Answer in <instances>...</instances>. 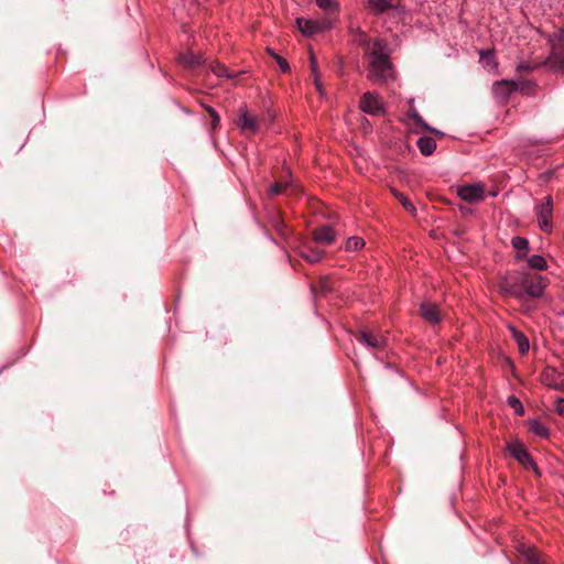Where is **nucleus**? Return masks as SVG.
Masks as SVG:
<instances>
[{
    "instance_id": "1a4fd4ad",
    "label": "nucleus",
    "mask_w": 564,
    "mask_h": 564,
    "mask_svg": "<svg viewBox=\"0 0 564 564\" xmlns=\"http://www.w3.org/2000/svg\"><path fill=\"white\" fill-rule=\"evenodd\" d=\"M355 337L360 344L373 349H383L387 345V339L383 335L371 330H359Z\"/></svg>"
},
{
    "instance_id": "473e14b6",
    "label": "nucleus",
    "mask_w": 564,
    "mask_h": 564,
    "mask_svg": "<svg viewBox=\"0 0 564 564\" xmlns=\"http://www.w3.org/2000/svg\"><path fill=\"white\" fill-rule=\"evenodd\" d=\"M282 73H289L291 70L289 62L281 55H274L273 58Z\"/></svg>"
},
{
    "instance_id": "f257e3e1",
    "label": "nucleus",
    "mask_w": 564,
    "mask_h": 564,
    "mask_svg": "<svg viewBox=\"0 0 564 564\" xmlns=\"http://www.w3.org/2000/svg\"><path fill=\"white\" fill-rule=\"evenodd\" d=\"M357 43L364 48V56L368 62L367 78L372 84L384 85L395 78L387 40L369 39L364 32H360Z\"/></svg>"
},
{
    "instance_id": "7c9ffc66",
    "label": "nucleus",
    "mask_w": 564,
    "mask_h": 564,
    "mask_svg": "<svg viewBox=\"0 0 564 564\" xmlns=\"http://www.w3.org/2000/svg\"><path fill=\"white\" fill-rule=\"evenodd\" d=\"M316 4L328 12H338V4L334 0H315Z\"/></svg>"
},
{
    "instance_id": "f3484780",
    "label": "nucleus",
    "mask_w": 564,
    "mask_h": 564,
    "mask_svg": "<svg viewBox=\"0 0 564 564\" xmlns=\"http://www.w3.org/2000/svg\"><path fill=\"white\" fill-rule=\"evenodd\" d=\"M270 225L282 239H288L291 230L279 213H275L270 217Z\"/></svg>"
},
{
    "instance_id": "f704fd0d",
    "label": "nucleus",
    "mask_w": 564,
    "mask_h": 564,
    "mask_svg": "<svg viewBox=\"0 0 564 564\" xmlns=\"http://www.w3.org/2000/svg\"><path fill=\"white\" fill-rule=\"evenodd\" d=\"M310 66H311V75L312 77L319 75L317 61L313 52L310 54Z\"/></svg>"
},
{
    "instance_id": "ddd939ff",
    "label": "nucleus",
    "mask_w": 564,
    "mask_h": 564,
    "mask_svg": "<svg viewBox=\"0 0 564 564\" xmlns=\"http://www.w3.org/2000/svg\"><path fill=\"white\" fill-rule=\"evenodd\" d=\"M422 318L431 325H437L441 322V312L437 304L432 302H423L420 305Z\"/></svg>"
},
{
    "instance_id": "423d86ee",
    "label": "nucleus",
    "mask_w": 564,
    "mask_h": 564,
    "mask_svg": "<svg viewBox=\"0 0 564 564\" xmlns=\"http://www.w3.org/2000/svg\"><path fill=\"white\" fill-rule=\"evenodd\" d=\"M518 556L520 561L525 562V564H545L546 561L543 557L542 553L534 546L529 543L520 542L516 546Z\"/></svg>"
},
{
    "instance_id": "72a5a7b5",
    "label": "nucleus",
    "mask_w": 564,
    "mask_h": 564,
    "mask_svg": "<svg viewBox=\"0 0 564 564\" xmlns=\"http://www.w3.org/2000/svg\"><path fill=\"white\" fill-rule=\"evenodd\" d=\"M536 67H538V65H532L527 62H521L520 64H518L517 70L519 73H530V72L534 70Z\"/></svg>"
},
{
    "instance_id": "20e7f679",
    "label": "nucleus",
    "mask_w": 564,
    "mask_h": 564,
    "mask_svg": "<svg viewBox=\"0 0 564 564\" xmlns=\"http://www.w3.org/2000/svg\"><path fill=\"white\" fill-rule=\"evenodd\" d=\"M539 227L545 234H551L553 230V197L545 196L534 208Z\"/></svg>"
},
{
    "instance_id": "5701e85b",
    "label": "nucleus",
    "mask_w": 564,
    "mask_h": 564,
    "mask_svg": "<svg viewBox=\"0 0 564 564\" xmlns=\"http://www.w3.org/2000/svg\"><path fill=\"white\" fill-rule=\"evenodd\" d=\"M512 247L518 251L517 259H524L529 250V240L524 237H513Z\"/></svg>"
},
{
    "instance_id": "412c9836",
    "label": "nucleus",
    "mask_w": 564,
    "mask_h": 564,
    "mask_svg": "<svg viewBox=\"0 0 564 564\" xmlns=\"http://www.w3.org/2000/svg\"><path fill=\"white\" fill-rule=\"evenodd\" d=\"M408 116L414 121V123L416 126H419L420 128H422L424 131H429L431 133H434V134H440V135H443L442 132H440L438 130L430 127L426 121L420 116V113L416 111V109L414 108H411L409 111H408Z\"/></svg>"
},
{
    "instance_id": "0eeeda50",
    "label": "nucleus",
    "mask_w": 564,
    "mask_h": 564,
    "mask_svg": "<svg viewBox=\"0 0 564 564\" xmlns=\"http://www.w3.org/2000/svg\"><path fill=\"white\" fill-rule=\"evenodd\" d=\"M541 382L554 390H564V372L546 366L541 373Z\"/></svg>"
},
{
    "instance_id": "6ab92c4d",
    "label": "nucleus",
    "mask_w": 564,
    "mask_h": 564,
    "mask_svg": "<svg viewBox=\"0 0 564 564\" xmlns=\"http://www.w3.org/2000/svg\"><path fill=\"white\" fill-rule=\"evenodd\" d=\"M416 145L424 156H430L436 150V141L432 137H421L416 141Z\"/></svg>"
},
{
    "instance_id": "7ed1b4c3",
    "label": "nucleus",
    "mask_w": 564,
    "mask_h": 564,
    "mask_svg": "<svg viewBox=\"0 0 564 564\" xmlns=\"http://www.w3.org/2000/svg\"><path fill=\"white\" fill-rule=\"evenodd\" d=\"M508 453L514 458L520 465L527 469H532L536 475H540L538 464L524 446V444L518 440L507 443L506 446Z\"/></svg>"
},
{
    "instance_id": "e433bc0d",
    "label": "nucleus",
    "mask_w": 564,
    "mask_h": 564,
    "mask_svg": "<svg viewBox=\"0 0 564 564\" xmlns=\"http://www.w3.org/2000/svg\"><path fill=\"white\" fill-rule=\"evenodd\" d=\"M313 82H314V85L317 89V91L319 93L321 96L324 95V89H323V85L321 83V79H319V75H316L313 77Z\"/></svg>"
},
{
    "instance_id": "dca6fc26",
    "label": "nucleus",
    "mask_w": 564,
    "mask_h": 564,
    "mask_svg": "<svg viewBox=\"0 0 564 564\" xmlns=\"http://www.w3.org/2000/svg\"><path fill=\"white\" fill-rule=\"evenodd\" d=\"M299 254L308 263L314 264L322 261V259L325 257V251L310 245H303L299 250Z\"/></svg>"
},
{
    "instance_id": "f8f14e48",
    "label": "nucleus",
    "mask_w": 564,
    "mask_h": 564,
    "mask_svg": "<svg viewBox=\"0 0 564 564\" xmlns=\"http://www.w3.org/2000/svg\"><path fill=\"white\" fill-rule=\"evenodd\" d=\"M176 62L186 69H195L202 65H206V58L200 52L195 53L193 51H186L180 53L176 57Z\"/></svg>"
},
{
    "instance_id": "bb28decb",
    "label": "nucleus",
    "mask_w": 564,
    "mask_h": 564,
    "mask_svg": "<svg viewBox=\"0 0 564 564\" xmlns=\"http://www.w3.org/2000/svg\"><path fill=\"white\" fill-rule=\"evenodd\" d=\"M528 264L531 269L535 270H546L547 269V262L543 256L540 254H533L528 258Z\"/></svg>"
},
{
    "instance_id": "b1692460",
    "label": "nucleus",
    "mask_w": 564,
    "mask_h": 564,
    "mask_svg": "<svg viewBox=\"0 0 564 564\" xmlns=\"http://www.w3.org/2000/svg\"><path fill=\"white\" fill-rule=\"evenodd\" d=\"M208 70L215 74L217 77L231 78L232 75L228 73L227 67L218 61H212L208 65Z\"/></svg>"
},
{
    "instance_id": "4c0bfd02",
    "label": "nucleus",
    "mask_w": 564,
    "mask_h": 564,
    "mask_svg": "<svg viewBox=\"0 0 564 564\" xmlns=\"http://www.w3.org/2000/svg\"><path fill=\"white\" fill-rule=\"evenodd\" d=\"M267 52H268V54H269L272 58H274V55H278V54H276L272 48H270V47H267Z\"/></svg>"
},
{
    "instance_id": "2f4dec72",
    "label": "nucleus",
    "mask_w": 564,
    "mask_h": 564,
    "mask_svg": "<svg viewBox=\"0 0 564 564\" xmlns=\"http://www.w3.org/2000/svg\"><path fill=\"white\" fill-rule=\"evenodd\" d=\"M508 404L510 408L513 409V411L517 415H522L524 413L523 405L517 397L510 395L508 398Z\"/></svg>"
},
{
    "instance_id": "4be33fe9",
    "label": "nucleus",
    "mask_w": 564,
    "mask_h": 564,
    "mask_svg": "<svg viewBox=\"0 0 564 564\" xmlns=\"http://www.w3.org/2000/svg\"><path fill=\"white\" fill-rule=\"evenodd\" d=\"M529 431L536 436L542 438H549L550 430L549 427L540 420H531L528 422Z\"/></svg>"
},
{
    "instance_id": "a211bd4d",
    "label": "nucleus",
    "mask_w": 564,
    "mask_h": 564,
    "mask_svg": "<svg viewBox=\"0 0 564 564\" xmlns=\"http://www.w3.org/2000/svg\"><path fill=\"white\" fill-rule=\"evenodd\" d=\"M509 329L511 332V336L513 340L516 341L519 352L521 355H524L530 349V343L528 337L519 329H517L514 326H509Z\"/></svg>"
},
{
    "instance_id": "58836bf2",
    "label": "nucleus",
    "mask_w": 564,
    "mask_h": 564,
    "mask_svg": "<svg viewBox=\"0 0 564 564\" xmlns=\"http://www.w3.org/2000/svg\"><path fill=\"white\" fill-rule=\"evenodd\" d=\"M558 69H561L562 72H564V63L561 62L560 65H558Z\"/></svg>"
},
{
    "instance_id": "f03ea898",
    "label": "nucleus",
    "mask_w": 564,
    "mask_h": 564,
    "mask_svg": "<svg viewBox=\"0 0 564 564\" xmlns=\"http://www.w3.org/2000/svg\"><path fill=\"white\" fill-rule=\"evenodd\" d=\"M550 280L540 274L523 273L510 288L509 292L516 297H521L523 294L532 297L540 299L544 295Z\"/></svg>"
},
{
    "instance_id": "aec40b11",
    "label": "nucleus",
    "mask_w": 564,
    "mask_h": 564,
    "mask_svg": "<svg viewBox=\"0 0 564 564\" xmlns=\"http://www.w3.org/2000/svg\"><path fill=\"white\" fill-rule=\"evenodd\" d=\"M368 8L373 14H382L393 8V0H368Z\"/></svg>"
},
{
    "instance_id": "39448f33",
    "label": "nucleus",
    "mask_w": 564,
    "mask_h": 564,
    "mask_svg": "<svg viewBox=\"0 0 564 564\" xmlns=\"http://www.w3.org/2000/svg\"><path fill=\"white\" fill-rule=\"evenodd\" d=\"M359 108L362 112L370 116L386 113V107L381 97L377 93L366 91L359 100Z\"/></svg>"
},
{
    "instance_id": "a878e982",
    "label": "nucleus",
    "mask_w": 564,
    "mask_h": 564,
    "mask_svg": "<svg viewBox=\"0 0 564 564\" xmlns=\"http://www.w3.org/2000/svg\"><path fill=\"white\" fill-rule=\"evenodd\" d=\"M366 242L361 237L352 236L346 240L345 250L347 252L358 251L365 247Z\"/></svg>"
},
{
    "instance_id": "c85d7f7f",
    "label": "nucleus",
    "mask_w": 564,
    "mask_h": 564,
    "mask_svg": "<svg viewBox=\"0 0 564 564\" xmlns=\"http://www.w3.org/2000/svg\"><path fill=\"white\" fill-rule=\"evenodd\" d=\"M290 182L285 181V182H275L273 184H271L268 188V194L269 196L273 197V196H278V195H281L283 194L290 186Z\"/></svg>"
},
{
    "instance_id": "9b49d317",
    "label": "nucleus",
    "mask_w": 564,
    "mask_h": 564,
    "mask_svg": "<svg viewBox=\"0 0 564 564\" xmlns=\"http://www.w3.org/2000/svg\"><path fill=\"white\" fill-rule=\"evenodd\" d=\"M312 238L316 243L330 246L336 241L337 234L332 225H323L312 230Z\"/></svg>"
},
{
    "instance_id": "9d476101",
    "label": "nucleus",
    "mask_w": 564,
    "mask_h": 564,
    "mask_svg": "<svg viewBox=\"0 0 564 564\" xmlns=\"http://www.w3.org/2000/svg\"><path fill=\"white\" fill-rule=\"evenodd\" d=\"M236 126L241 130V132H250L252 134L259 132V122L254 116L249 115L246 106L239 109Z\"/></svg>"
},
{
    "instance_id": "2eb2a0df",
    "label": "nucleus",
    "mask_w": 564,
    "mask_h": 564,
    "mask_svg": "<svg viewBox=\"0 0 564 564\" xmlns=\"http://www.w3.org/2000/svg\"><path fill=\"white\" fill-rule=\"evenodd\" d=\"M296 24L299 30L306 36H312L326 29L323 22L297 18Z\"/></svg>"
},
{
    "instance_id": "393cba45",
    "label": "nucleus",
    "mask_w": 564,
    "mask_h": 564,
    "mask_svg": "<svg viewBox=\"0 0 564 564\" xmlns=\"http://www.w3.org/2000/svg\"><path fill=\"white\" fill-rule=\"evenodd\" d=\"M391 191H392L393 196L399 200V203L402 205V207L406 212H409L413 215L416 213L415 206L412 204V202L409 199V197L405 194H403L394 188Z\"/></svg>"
},
{
    "instance_id": "c9c22d12",
    "label": "nucleus",
    "mask_w": 564,
    "mask_h": 564,
    "mask_svg": "<svg viewBox=\"0 0 564 564\" xmlns=\"http://www.w3.org/2000/svg\"><path fill=\"white\" fill-rule=\"evenodd\" d=\"M554 411L561 415L564 416V399L557 398L554 402Z\"/></svg>"
},
{
    "instance_id": "6e6552de",
    "label": "nucleus",
    "mask_w": 564,
    "mask_h": 564,
    "mask_svg": "<svg viewBox=\"0 0 564 564\" xmlns=\"http://www.w3.org/2000/svg\"><path fill=\"white\" fill-rule=\"evenodd\" d=\"M457 195L467 203H476L485 198V188L479 183L466 184L457 188Z\"/></svg>"
},
{
    "instance_id": "4468645a",
    "label": "nucleus",
    "mask_w": 564,
    "mask_h": 564,
    "mask_svg": "<svg viewBox=\"0 0 564 564\" xmlns=\"http://www.w3.org/2000/svg\"><path fill=\"white\" fill-rule=\"evenodd\" d=\"M518 88V85L513 80L502 79L494 84V95L500 100H507L512 93Z\"/></svg>"
},
{
    "instance_id": "c756f323",
    "label": "nucleus",
    "mask_w": 564,
    "mask_h": 564,
    "mask_svg": "<svg viewBox=\"0 0 564 564\" xmlns=\"http://www.w3.org/2000/svg\"><path fill=\"white\" fill-rule=\"evenodd\" d=\"M200 106L205 108V110L208 112V115L212 119V122H210L212 130L213 131L216 130L220 124L219 113L217 112V110L215 108H213L212 106L205 105L204 102H200Z\"/></svg>"
},
{
    "instance_id": "cd10ccee",
    "label": "nucleus",
    "mask_w": 564,
    "mask_h": 564,
    "mask_svg": "<svg viewBox=\"0 0 564 564\" xmlns=\"http://www.w3.org/2000/svg\"><path fill=\"white\" fill-rule=\"evenodd\" d=\"M547 43L553 50L560 48L564 45V29L547 35Z\"/></svg>"
}]
</instances>
